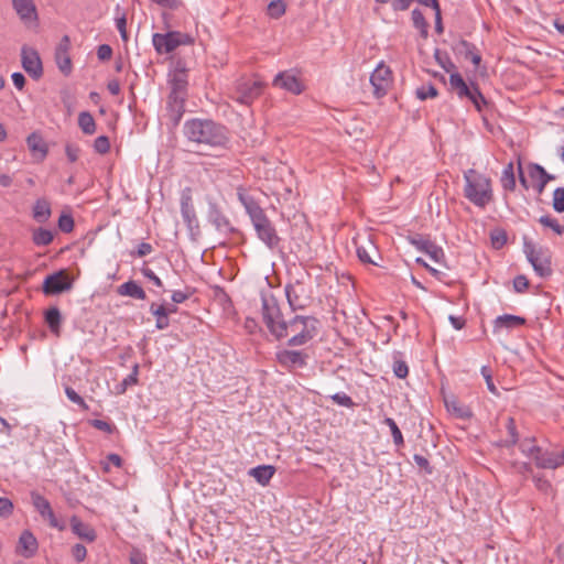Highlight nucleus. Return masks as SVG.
Wrapping results in <instances>:
<instances>
[{
  "label": "nucleus",
  "mask_w": 564,
  "mask_h": 564,
  "mask_svg": "<svg viewBox=\"0 0 564 564\" xmlns=\"http://www.w3.org/2000/svg\"><path fill=\"white\" fill-rule=\"evenodd\" d=\"M184 133L189 141L212 148L225 147L229 140L227 129L213 120L186 121Z\"/></svg>",
  "instance_id": "obj_1"
},
{
  "label": "nucleus",
  "mask_w": 564,
  "mask_h": 564,
  "mask_svg": "<svg viewBox=\"0 0 564 564\" xmlns=\"http://www.w3.org/2000/svg\"><path fill=\"white\" fill-rule=\"evenodd\" d=\"M319 321L311 315H294L284 325L278 340L288 338V345L292 347L303 346L312 341L319 332Z\"/></svg>",
  "instance_id": "obj_2"
},
{
  "label": "nucleus",
  "mask_w": 564,
  "mask_h": 564,
  "mask_svg": "<svg viewBox=\"0 0 564 564\" xmlns=\"http://www.w3.org/2000/svg\"><path fill=\"white\" fill-rule=\"evenodd\" d=\"M171 93L167 98V111L170 119L177 124L184 113V104L187 97L188 75L182 63H177L169 74Z\"/></svg>",
  "instance_id": "obj_3"
},
{
  "label": "nucleus",
  "mask_w": 564,
  "mask_h": 564,
  "mask_svg": "<svg viewBox=\"0 0 564 564\" xmlns=\"http://www.w3.org/2000/svg\"><path fill=\"white\" fill-rule=\"evenodd\" d=\"M464 196L475 206L485 208L494 199V191L490 177L469 169L464 172Z\"/></svg>",
  "instance_id": "obj_4"
},
{
  "label": "nucleus",
  "mask_w": 564,
  "mask_h": 564,
  "mask_svg": "<svg viewBox=\"0 0 564 564\" xmlns=\"http://www.w3.org/2000/svg\"><path fill=\"white\" fill-rule=\"evenodd\" d=\"M262 302V321L269 329L270 334L278 339L279 335L288 323L283 318L279 303L272 294H263L261 296Z\"/></svg>",
  "instance_id": "obj_5"
},
{
  "label": "nucleus",
  "mask_w": 564,
  "mask_h": 564,
  "mask_svg": "<svg viewBox=\"0 0 564 564\" xmlns=\"http://www.w3.org/2000/svg\"><path fill=\"white\" fill-rule=\"evenodd\" d=\"M523 251L539 276L547 278L552 274V253L547 248H538L533 242L524 240Z\"/></svg>",
  "instance_id": "obj_6"
},
{
  "label": "nucleus",
  "mask_w": 564,
  "mask_h": 564,
  "mask_svg": "<svg viewBox=\"0 0 564 564\" xmlns=\"http://www.w3.org/2000/svg\"><path fill=\"white\" fill-rule=\"evenodd\" d=\"M194 37L180 31H170L166 33H154L152 44L155 52L160 55L174 52L182 45H192Z\"/></svg>",
  "instance_id": "obj_7"
},
{
  "label": "nucleus",
  "mask_w": 564,
  "mask_h": 564,
  "mask_svg": "<svg viewBox=\"0 0 564 564\" xmlns=\"http://www.w3.org/2000/svg\"><path fill=\"white\" fill-rule=\"evenodd\" d=\"M262 89L261 80L253 77H241L235 84L231 98L241 105L249 106L262 94Z\"/></svg>",
  "instance_id": "obj_8"
},
{
  "label": "nucleus",
  "mask_w": 564,
  "mask_h": 564,
  "mask_svg": "<svg viewBox=\"0 0 564 564\" xmlns=\"http://www.w3.org/2000/svg\"><path fill=\"white\" fill-rule=\"evenodd\" d=\"M449 84L459 98H467L478 111H481L482 106L486 105V99L476 84L467 85L458 73L451 74Z\"/></svg>",
  "instance_id": "obj_9"
},
{
  "label": "nucleus",
  "mask_w": 564,
  "mask_h": 564,
  "mask_svg": "<svg viewBox=\"0 0 564 564\" xmlns=\"http://www.w3.org/2000/svg\"><path fill=\"white\" fill-rule=\"evenodd\" d=\"M288 302L293 311L303 310L312 302V290L304 281L295 280L285 286Z\"/></svg>",
  "instance_id": "obj_10"
},
{
  "label": "nucleus",
  "mask_w": 564,
  "mask_h": 564,
  "mask_svg": "<svg viewBox=\"0 0 564 564\" xmlns=\"http://www.w3.org/2000/svg\"><path fill=\"white\" fill-rule=\"evenodd\" d=\"M250 218L259 239L270 249L278 247L280 243V237L269 218L265 216L263 209L259 210Z\"/></svg>",
  "instance_id": "obj_11"
},
{
  "label": "nucleus",
  "mask_w": 564,
  "mask_h": 564,
  "mask_svg": "<svg viewBox=\"0 0 564 564\" xmlns=\"http://www.w3.org/2000/svg\"><path fill=\"white\" fill-rule=\"evenodd\" d=\"M358 259L362 263L379 265L380 252L370 235H359L354 239Z\"/></svg>",
  "instance_id": "obj_12"
},
{
  "label": "nucleus",
  "mask_w": 564,
  "mask_h": 564,
  "mask_svg": "<svg viewBox=\"0 0 564 564\" xmlns=\"http://www.w3.org/2000/svg\"><path fill=\"white\" fill-rule=\"evenodd\" d=\"M31 500L35 510L40 513L43 520L47 521L50 527L59 531H64L66 529L65 522L55 516L50 501L44 496L36 491H32Z\"/></svg>",
  "instance_id": "obj_13"
},
{
  "label": "nucleus",
  "mask_w": 564,
  "mask_h": 564,
  "mask_svg": "<svg viewBox=\"0 0 564 564\" xmlns=\"http://www.w3.org/2000/svg\"><path fill=\"white\" fill-rule=\"evenodd\" d=\"M21 64L23 69L35 80L43 76V64L39 52L30 46L21 48Z\"/></svg>",
  "instance_id": "obj_14"
},
{
  "label": "nucleus",
  "mask_w": 564,
  "mask_h": 564,
  "mask_svg": "<svg viewBox=\"0 0 564 564\" xmlns=\"http://www.w3.org/2000/svg\"><path fill=\"white\" fill-rule=\"evenodd\" d=\"M373 94L380 98L387 95L392 85V72L389 66L380 63L370 76Z\"/></svg>",
  "instance_id": "obj_15"
},
{
  "label": "nucleus",
  "mask_w": 564,
  "mask_h": 564,
  "mask_svg": "<svg viewBox=\"0 0 564 564\" xmlns=\"http://www.w3.org/2000/svg\"><path fill=\"white\" fill-rule=\"evenodd\" d=\"M275 358L282 368L293 371L307 365L308 355L302 350L281 349L276 351Z\"/></svg>",
  "instance_id": "obj_16"
},
{
  "label": "nucleus",
  "mask_w": 564,
  "mask_h": 564,
  "mask_svg": "<svg viewBox=\"0 0 564 564\" xmlns=\"http://www.w3.org/2000/svg\"><path fill=\"white\" fill-rule=\"evenodd\" d=\"M273 87L300 95L304 90L302 80L292 72H280L272 82Z\"/></svg>",
  "instance_id": "obj_17"
},
{
  "label": "nucleus",
  "mask_w": 564,
  "mask_h": 564,
  "mask_svg": "<svg viewBox=\"0 0 564 564\" xmlns=\"http://www.w3.org/2000/svg\"><path fill=\"white\" fill-rule=\"evenodd\" d=\"M70 40L67 35H64L59 41L55 50V62L58 69L68 76L73 70V64L69 55Z\"/></svg>",
  "instance_id": "obj_18"
},
{
  "label": "nucleus",
  "mask_w": 564,
  "mask_h": 564,
  "mask_svg": "<svg viewBox=\"0 0 564 564\" xmlns=\"http://www.w3.org/2000/svg\"><path fill=\"white\" fill-rule=\"evenodd\" d=\"M70 288L72 283L69 282L65 271L47 275L43 282V292L45 294H58L64 291H68Z\"/></svg>",
  "instance_id": "obj_19"
},
{
  "label": "nucleus",
  "mask_w": 564,
  "mask_h": 564,
  "mask_svg": "<svg viewBox=\"0 0 564 564\" xmlns=\"http://www.w3.org/2000/svg\"><path fill=\"white\" fill-rule=\"evenodd\" d=\"M536 467L544 469H555L564 465V449L561 451H543L534 456Z\"/></svg>",
  "instance_id": "obj_20"
},
{
  "label": "nucleus",
  "mask_w": 564,
  "mask_h": 564,
  "mask_svg": "<svg viewBox=\"0 0 564 564\" xmlns=\"http://www.w3.org/2000/svg\"><path fill=\"white\" fill-rule=\"evenodd\" d=\"M12 7L23 23L37 21V10L33 0H12Z\"/></svg>",
  "instance_id": "obj_21"
},
{
  "label": "nucleus",
  "mask_w": 564,
  "mask_h": 564,
  "mask_svg": "<svg viewBox=\"0 0 564 564\" xmlns=\"http://www.w3.org/2000/svg\"><path fill=\"white\" fill-rule=\"evenodd\" d=\"M39 543L34 534L25 530L21 533L17 546V552L25 558L34 556L37 552Z\"/></svg>",
  "instance_id": "obj_22"
},
{
  "label": "nucleus",
  "mask_w": 564,
  "mask_h": 564,
  "mask_svg": "<svg viewBox=\"0 0 564 564\" xmlns=\"http://www.w3.org/2000/svg\"><path fill=\"white\" fill-rule=\"evenodd\" d=\"M412 243L420 250L425 252L434 262L443 264L445 262V253L443 249L429 239L413 240Z\"/></svg>",
  "instance_id": "obj_23"
},
{
  "label": "nucleus",
  "mask_w": 564,
  "mask_h": 564,
  "mask_svg": "<svg viewBox=\"0 0 564 564\" xmlns=\"http://www.w3.org/2000/svg\"><path fill=\"white\" fill-rule=\"evenodd\" d=\"M528 170L530 178L536 183V189L539 193H542L546 184L554 180V176L549 174L544 167L539 164H531Z\"/></svg>",
  "instance_id": "obj_24"
},
{
  "label": "nucleus",
  "mask_w": 564,
  "mask_h": 564,
  "mask_svg": "<svg viewBox=\"0 0 564 564\" xmlns=\"http://www.w3.org/2000/svg\"><path fill=\"white\" fill-rule=\"evenodd\" d=\"M525 324V319L521 316L505 314L498 316L494 322V332H499L502 328L513 329Z\"/></svg>",
  "instance_id": "obj_25"
},
{
  "label": "nucleus",
  "mask_w": 564,
  "mask_h": 564,
  "mask_svg": "<svg viewBox=\"0 0 564 564\" xmlns=\"http://www.w3.org/2000/svg\"><path fill=\"white\" fill-rule=\"evenodd\" d=\"M445 405L448 412L455 415L458 419H470L473 416V411L469 406L463 404L455 397L449 399H445Z\"/></svg>",
  "instance_id": "obj_26"
},
{
  "label": "nucleus",
  "mask_w": 564,
  "mask_h": 564,
  "mask_svg": "<svg viewBox=\"0 0 564 564\" xmlns=\"http://www.w3.org/2000/svg\"><path fill=\"white\" fill-rule=\"evenodd\" d=\"M70 527L73 532L80 539H84L88 542H94L96 540L95 530L89 525L85 524L75 516L70 519Z\"/></svg>",
  "instance_id": "obj_27"
},
{
  "label": "nucleus",
  "mask_w": 564,
  "mask_h": 564,
  "mask_svg": "<svg viewBox=\"0 0 564 564\" xmlns=\"http://www.w3.org/2000/svg\"><path fill=\"white\" fill-rule=\"evenodd\" d=\"M45 323L47 324L50 330L56 335L59 336L61 334V325H62V314L58 307L52 306L48 310L45 311L44 314Z\"/></svg>",
  "instance_id": "obj_28"
},
{
  "label": "nucleus",
  "mask_w": 564,
  "mask_h": 564,
  "mask_svg": "<svg viewBox=\"0 0 564 564\" xmlns=\"http://www.w3.org/2000/svg\"><path fill=\"white\" fill-rule=\"evenodd\" d=\"M118 294L137 300H144L147 297L144 290L134 281H128L121 284L118 288Z\"/></svg>",
  "instance_id": "obj_29"
},
{
  "label": "nucleus",
  "mask_w": 564,
  "mask_h": 564,
  "mask_svg": "<svg viewBox=\"0 0 564 564\" xmlns=\"http://www.w3.org/2000/svg\"><path fill=\"white\" fill-rule=\"evenodd\" d=\"M275 473V468L271 465H262L251 468L249 474L262 486L270 482Z\"/></svg>",
  "instance_id": "obj_30"
},
{
  "label": "nucleus",
  "mask_w": 564,
  "mask_h": 564,
  "mask_svg": "<svg viewBox=\"0 0 564 564\" xmlns=\"http://www.w3.org/2000/svg\"><path fill=\"white\" fill-rule=\"evenodd\" d=\"M26 143L34 155L39 154L41 160L46 156L47 147L40 134L35 132L31 133L26 139Z\"/></svg>",
  "instance_id": "obj_31"
},
{
  "label": "nucleus",
  "mask_w": 564,
  "mask_h": 564,
  "mask_svg": "<svg viewBox=\"0 0 564 564\" xmlns=\"http://www.w3.org/2000/svg\"><path fill=\"white\" fill-rule=\"evenodd\" d=\"M50 216H51L50 203L44 198L37 199L33 206V218L37 223H45L50 218Z\"/></svg>",
  "instance_id": "obj_32"
},
{
  "label": "nucleus",
  "mask_w": 564,
  "mask_h": 564,
  "mask_svg": "<svg viewBox=\"0 0 564 564\" xmlns=\"http://www.w3.org/2000/svg\"><path fill=\"white\" fill-rule=\"evenodd\" d=\"M150 312L156 317L155 326L158 329H166L170 326V318L166 314L165 305H156L152 303Z\"/></svg>",
  "instance_id": "obj_33"
},
{
  "label": "nucleus",
  "mask_w": 564,
  "mask_h": 564,
  "mask_svg": "<svg viewBox=\"0 0 564 564\" xmlns=\"http://www.w3.org/2000/svg\"><path fill=\"white\" fill-rule=\"evenodd\" d=\"M500 182L505 191L513 192L516 189V175L512 162H509L502 170Z\"/></svg>",
  "instance_id": "obj_34"
},
{
  "label": "nucleus",
  "mask_w": 564,
  "mask_h": 564,
  "mask_svg": "<svg viewBox=\"0 0 564 564\" xmlns=\"http://www.w3.org/2000/svg\"><path fill=\"white\" fill-rule=\"evenodd\" d=\"M237 196L250 217L262 209L251 196L246 194L242 187L237 189Z\"/></svg>",
  "instance_id": "obj_35"
},
{
  "label": "nucleus",
  "mask_w": 564,
  "mask_h": 564,
  "mask_svg": "<svg viewBox=\"0 0 564 564\" xmlns=\"http://www.w3.org/2000/svg\"><path fill=\"white\" fill-rule=\"evenodd\" d=\"M181 213L183 216V219L188 225H192V223L196 219L195 210L192 205V198L189 195H183L181 199Z\"/></svg>",
  "instance_id": "obj_36"
},
{
  "label": "nucleus",
  "mask_w": 564,
  "mask_h": 564,
  "mask_svg": "<svg viewBox=\"0 0 564 564\" xmlns=\"http://www.w3.org/2000/svg\"><path fill=\"white\" fill-rule=\"evenodd\" d=\"M506 429L508 433V438L502 441V445L510 447L518 443L519 434L516 426V421L512 416H508L506 421Z\"/></svg>",
  "instance_id": "obj_37"
},
{
  "label": "nucleus",
  "mask_w": 564,
  "mask_h": 564,
  "mask_svg": "<svg viewBox=\"0 0 564 564\" xmlns=\"http://www.w3.org/2000/svg\"><path fill=\"white\" fill-rule=\"evenodd\" d=\"M78 126L85 134H93L96 131L95 119L87 111H83L79 113Z\"/></svg>",
  "instance_id": "obj_38"
},
{
  "label": "nucleus",
  "mask_w": 564,
  "mask_h": 564,
  "mask_svg": "<svg viewBox=\"0 0 564 564\" xmlns=\"http://www.w3.org/2000/svg\"><path fill=\"white\" fill-rule=\"evenodd\" d=\"M413 25L420 31L422 37H427L429 23L426 22L423 13L419 9L412 11Z\"/></svg>",
  "instance_id": "obj_39"
},
{
  "label": "nucleus",
  "mask_w": 564,
  "mask_h": 564,
  "mask_svg": "<svg viewBox=\"0 0 564 564\" xmlns=\"http://www.w3.org/2000/svg\"><path fill=\"white\" fill-rule=\"evenodd\" d=\"M53 241V234L44 228H39L33 232V242L36 246H47Z\"/></svg>",
  "instance_id": "obj_40"
},
{
  "label": "nucleus",
  "mask_w": 564,
  "mask_h": 564,
  "mask_svg": "<svg viewBox=\"0 0 564 564\" xmlns=\"http://www.w3.org/2000/svg\"><path fill=\"white\" fill-rule=\"evenodd\" d=\"M286 10V6L283 0H272L268 6V15L272 19L281 18Z\"/></svg>",
  "instance_id": "obj_41"
},
{
  "label": "nucleus",
  "mask_w": 564,
  "mask_h": 564,
  "mask_svg": "<svg viewBox=\"0 0 564 564\" xmlns=\"http://www.w3.org/2000/svg\"><path fill=\"white\" fill-rule=\"evenodd\" d=\"M539 223L552 229L556 235H563L564 226H562L556 218L545 215L539 218Z\"/></svg>",
  "instance_id": "obj_42"
},
{
  "label": "nucleus",
  "mask_w": 564,
  "mask_h": 564,
  "mask_svg": "<svg viewBox=\"0 0 564 564\" xmlns=\"http://www.w3.org/2000/svg\"><path fill=\"white\" fill-rule=\"evenodd\" d=\"M520 449L523 454L534 459V456L540 453L541 447L535 445L534 438H524L520 444Z\"/></svg>",
  "instance_id": "obj_43"
},
{
  "label": "nucleus",
  "mask_w": 564,
  "mask_h": 564,
  "mask_svg": "<svg viewBox=\"0 0 564 564\" xmlns=\"http://www.w3.org/2000/svg\"><path fill=\"white\" fill-rule=\"evenodd\" d=\"M383 423L387 426H389L394 444L397 446L403 445L404 441H403L402 433H401L400 429L398 427L397 423L394 422V420L391 417H386Z\"/></svg>",
  "instance_id": "obj_44"
},
{
  "label": "nucleus",
  "mask_w": 564,
  "mask_h": 564,
  "mask_svg": "<svg viewBox=\"0 0 564 564\" xmlns=\"http://www.w3.org/2000/svg\"><path fill=\"white\" fill-rule=\"evenodd\" d=\"M416 97L421 100H425L427 98H435L437 96V89L434 85H422L415 91Z\"/></svg>",
  "instance_id": "obj_45"
},
{
  "label": "nucleus",
  "mask_w": 564,
  "mask_h": 564,
  "mask_svg": "<svg viewBox=\"0 0 564 564\" xmlns=\"http://www.w3.org/2000/svg\"><path fill=\"white\" fill-rule=\"evenodd\" d=\"M65 393L67 398L75 404H77L82 410L87 411L88 404L85 400L70 387L65 388Z\"/></svg>",
  "instance_id": "obj_46"
},
{
  "label": "nucleus",
  "mask_w": 564,
  "mask_h": 564,
  "mask_svg": "<svg viewBox=\"0 0 564 564\" xmlns=\"http://www.w3.org/2000/svg\"><path fill=\"white\" fill-rule=\"evenodd\" d=\"M552 206L557 213L564 212V187H558L553 192Z\"/></svg>",
  "instance_id": "obj_47"
},
{
  "label": "nucleus",
  "mask_w": 564,
  "mask_h": 564,
  "mask_svg": "<svg viewBox=\"0 0 564 564\" xmlns=\"http://www.w3.org/2000/svg\"><path fill=\"white\" fill-rule=\"evenodd\" d=\"M94 149L99 154H106L110 150V141L108 137L100 135L94 142Z\"/></svg>",
  "instance_id": "obj_48"
},
{
  "label": "nucleus",
  "mask_w": 564,
  "mask_h": 564,
  "mask_svg": "<svg viewBox=\"0 0 564 564\" xmlns=\"http://www.w3.org/2000/svg\"><path fill=\"white\" fill-rule=\"evenodd\" d=\"M393 373L400 379H404L409 373V367L404 360L394 359Z\"/></svg>",
  "instance_id": "obj_49"
},
{
  "label": "nucleus",
  "mask_w": 564,
  "mask_h": 564,
  "mask_svg": "<svg viewBox=\"0 0 564 564\" xmlns=\"http://www.w3.org/2000/svg\"><path fill=\"white\" fill-rule=\"evenodd\" d=\"M138 375H139V366L134 365L132 372L129 376H127L123 379V381L121 382V386H122L121 391H120L121 393H123L128 387L138 383Z\"/></svg>",
  "instance_id": "obj_50"
},
{
  "label": "nucleus",
  "mask_w": 564,
  "mask_h": 564,
  "mask_svg": "<svg viewBox=\"0 0 564 564\" xmlns=\"http://www.w3.org/2000/svg\"><path fill=\"white\" fill-rule=\"evenodd\" d=\"M463 45L467 47L465 57L469 59L476 67L479 66L481 62V56L478 52L475 51V47L467 42H463Z\"/></svg>",
  "instance_id": "obj_51"
},
{
  "label": "nucleus",
  "mask_w": 564,
  "mask_h": 564,
  "mask_svg": "<svg viewBox=\"0 0 564 564\" xmlns=\"http://www.w3.org/2000/svg\"><path fill=\"white\" fill-rule=\"evenodd\" d=\"M481 375L486 381L488 390L492 393L498 395V389L494 383L491 371L488 367L484 366L481 367Z\"/></svg>",
  "instance_id": "obj_52"
},
{
  "label": "nucleus",
  "mask_w": 564,
  "mask_h": 564,
  "mask_svg": "<svg viewBox=\"0 0 564 564\" xmlns=\"http://www.w3.org/2000/svg\"><path fill=\"white\" fill-rule=\"evenodd\" d=\"M90 425L108 434L113 433V431L116 430V426L113 424L104 420H91Z\"/></svg>",
  "instance_id": "obj_53"
},
{
  "label": "nucleus",
  "mask_w": 564,
  "mask_h": 564,
  "mask_svg": "<svg viewBox=\"0 0 564 564\" xmlns=\"http://www.w3.org/2000/svg\"><path fill=\"white\" fill-rule=\"evenodd\" d=\"M529 288V280L525 275H517L513 279V289L517 293H523Z\"/></svg>",
  "instance_id": "obj_54"
},
{
  "label": "nucleus",
  "mask_w": 564,
  "mask_h": 564,
  "mask_svg": "<svg viewBox=\"0 0 564 564\" xmlns=\"http://www.w3.org/2000/svg\"><path fill=\"white\" fill-rule=\"evenodd\" d=\"M58 227L64 232H70L74 228V219L69 215H62L58 219Z\"/></svg>",
  "instance_id": "obj_55"
},
{
  "label": "nucleus",
  "mask_w": 564,
  "mask_h": 564,
  "mask_svg": "<svg viewBox=\"0 0 564 564\" xmlns=\"http://www.w3.org/2000/svg\"><path fill=\"white\" fill-rule=\"evenodd\" d=\"M72 555L77 563H82L87 556V550L83 544H75L72 547Z\"/></svg>",
  "instance_id": "obj_56"
},
{
  "label": "nucleus",
  "mask_w": 564,
  "mask_h": 564,
  "mask_svg": "<svg viewBox=\"0 0 564 564\" xmlns=\"http://www.w3.org/2000/svg\"><path fill=\"white\" fill-rule=\"evenodd\" d=\"M130 564H147V555L138 549H133L129 557Z\"/></svg>",
  "instance_id": "obj_57"
},
{
  "label": "nucleus",
  "mask_w": 564,
  "mask_h": 564,
  "mask_svg": "<svg viewBox=\"0 0 564 564\" xmlns=\"http://www.w3.org/2000/svg\"><path fill=\"white\" fill-rule=\"evenodd\" d=\"M13 511V503L8 498H0V516L9 517Z\"/></svg>",
  "instance_id": "obj_58"
},
{
  "label": "nucleus",
  "mask_w": 564,
  "mask_h": 564,
  "mask_svg": "<svg viewBox=\"0 0 564 564\" xmlns=\"http://www.w3.org/2000/svg\"><path fill=\"white\" fill-rule=\"evenodd\" d=\"M142 274L149 279L158 288H162L163 283L161 279L148 267L141 269Z\"/></svg>",
  "instance_id": "obj_59"
},
{
  "label": "nucleus",
  "mask_w": 564,
  "mask_h": 564,
  "mask_svg": "<svg viewBox=\"0 0 564 564\" xmlns=\"http://www.w3.org/2000/svg\"><path fill=\"white\" fill-rule=\"evenodd\" d=\"M112 48L108 44H101L97 48V56L100 61H108L111 58Z\"/></svg>",
  "instance_id": "obj_60"
},
{
  "label": "nucleus",
  "mask_w": 564,
  "mask_h": 564,
  "mask_svg": "<svg viewBox=\"0 0 564 564\" xmlns=\"http://www.w3.org/2000/svg\"><path fill=\"white\" fill-rule=\"evenodd\" d=\"M332 399L338 403L339 405H344V406H350L352 405V400L349 395L345 394V393H336L332 397Z\"/></svg>",
  "instance_id": "obj_61"
},
{
  "label": "nucleus",
  "mask_w": 564,
  "mask_h": 564,
  "mask_svg": "<svg viewBox=\"0 0 564 564\" xmlns=\"http://www.w3.org/2000/svg\"><path fill=\"white\" fill-rule=\"evenodd\" d=\"M116 26L118 29V31L120 32V35L122 37L123 41H127L128 40V34H127V20L124 17H121V18H117L116 19Z\"/></svg>",
  "instance_id": "obj_62"
},
{
  "label": "nucleus",
  "mask_w": 564,
  "mask_h": 564,
  "mask_svg": "<svg viewBox=\"0 0 564 564\" xmlns=\"http://www.w3.org/2000/svg\"><path fill=\"white\" fill-rule=\"evenodd\" d=\"M11 78H12V82H13V85L19 89V90H22L24 88V85H25V77L22 73H13L11 75Z\"/></svg>",
  "instance_id": "obj_63"
},
{
  "label": "nucleus",
  "mask_w": 564,
  "mask_h": 564,
  "mask_svg": "<svg viewBox=\"0 0 564 564\" xmlns=\"http://www.w3.org/2000/svg\"><path fill=\"white\" fill-rule=\"evenodd\" d=\"M152 251H153V248L149 242H141L138 246L137 256L141 258V257L150 254Z\"/></svg>",
  "instance_id": "obj_64"
}]
</instances>
